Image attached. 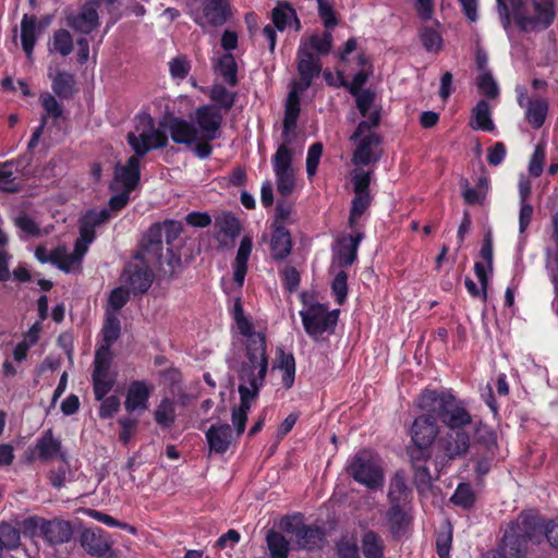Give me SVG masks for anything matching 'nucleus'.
Returning <instances> with one entry per match:
<instances>
[{
	"label": "nucleus",
	"instance_id": "f257e3e1",
	"mask_svg": "<svg viewBox=\"0 0 558 558\" xmlns=\"http://www.w3.org/2000/svg\"><path fill=\"white\" fill-rule=\"evenodd\" d=\"M439 416V422L448 429L439 434L433 454L435 468L441 470L450 462L463 458L470 449V435L464 427L472 423V415L465 402L459 398L440 400L432 409Z\"/></svg>",
	"mask_w": 558,
	"mask_h": 558
},
{
	"label": "nucleus",
	"instance_id": "f03ea898",
	"mask_svg": "<svg viewBox=\"0 0 558 558\" xmlns=\"http://www.w3.org/2000/svg\"><path fill=\"white\" fill-rule=\"evenodd\" d=\"M497 12L504 29L508 33L513 22L521 33L545 31L557 16L556 0H532L533 14H529L525 0H496Z\"/></svg>",
	"mask_w": 558,
	"mask_h": 558
},
{
	"label": "nucleus",
	"instance_id": "7ed1b4c3",
	"mask_svg": "<svg viewBox=\"0 0 558 558\" xmlns=\"http://www.w3.org/2000/svg\"><path fill=\"white\" fill-rule=\"evenodd\" d=\"M452 400L457 397L446 389L432 390L425 389L418 398V408L424 412L416 416L410 427L411 442L407 447V452H414L415 457L425 452L433 453L437 438L439 437V416L432 409L440 400Z\"/></svg>",
	"mask_w": 558,
	"mask_h": 558
},
{
	"label": "nucleus",
	"instance_id": "20e7f679",
	"mask_svg": "<svg viewBox=\"0 0 558 558\" xmlns=\"http://www.w3.org/2000/svg\"><path fill=\"white\" fill-rule=\"evenodd\" d=\"M255 339L245 343L244 360L241 362L238 376L240 385H245L250 392L259 395L268 371V355L266 337Z\"/></svg>",
	"mask_w": 558,
	"mask_h": 558
},
{
	"label": "nucleus",
	"instance_id": "39448f33",
	"mask_svg": "<svg viewBox=\"0 0 558 558\" xmlns=\"http://www.w3.org/2000/svg\"><path fill=\"white\" fill-rule=\"evenodd\" d=\"M279 529L291 535L298 548L302 550L322 549L326 542L325 530L316 524H306L301 512L283 515Z\"/></svg>",
	"mask_w": 558,
	"mask_h": 558
},
{
	"label": "nucleus",
	"instance_id": "423d86ee",
	"mask_svg": "<svg viewBox=\"0 0 558 558\" xmlns=\"http://www.w3.org/2000/svg\"><path fill=\"white\" fill-rule=\"evenodd\" d=\"M339 315V310L328 311L327 305L323 303H313L308 308L300 311L305 332L316 341L325 332H335Z\"/></svg>",
	"mask_w": 558,
	"mask_h": 558
},
{
	"label": "nucleus",
	"instance_id": "0eeeda50",
	"mask_svg": "<svg viewBox=\"0 0 558 558\" xmlns=\"http://www.w3.org/2000/svg\"><path fill=\"white\" fill-rule=\"evenodd\" d=\"M111 363V349H108V345H100L95 352L92 373L93 391L96 400H102L114 387L116 378L110 375Z\"/></svg>",
	"mask_w": 558,
	"mask_h": 558
},
{
	"label": "nucleus",
	"instance_id": "6e6552de",
	"mask_svg": "<svg viewBox=\"0 0 558 558\" xmlns=\"http://www.w3.org/2000/svg\"><path fill=\"white\" fill-rule=\"evenodd\" d=\"M352 478L369 489H378L384 484V473L372 459L368 451H359L352 459L349 468Z\"/></svg>",
	"mask_w": 558,
	"mask_h": 558
},
{
	"label": "nucleus",
	"instance_id": "1a4fd4ad",
	"mask_svg": "<svg viewBox=\"0 0 558 558\" xmlns=\"http://www.w3.org/2000/svg\"><path fill=\"white\" fill-rule=\"evenodd\" d=\"M82 548L93 557L116 558L110 534L99 526L84 529L80 534Z\"/></svg>",
	"mask_w": 558,
	"mask_h": 558
},
{
	"label": "nucleus",
	"instance_id": "9d476101",
	"mask_svg": "<svg viewBox=\"0 0 558 558\" xmlns=\"http://www.w3.org/2000/svg\"><path fill=\"white\" fill-rule=\"evenodd\" d=\"M162 225L160 222L153 223L146 231L141 250L136 253L135 258L144 263H151V265L162 266Z\"/></svg>",
	"mask_w": 558,
	"mask_h": 558
},
{
	"label": "nucleus",
	"instance_id": "9b49d317",
	"mask_svg": "<svg viewBox=\"0 0 558 558\" xmlns=\"http://www.w3.org/2000/svg\"><path fill=\"white\" fill-rule=\"evenodd\" d=\"M142 263L143 265H126L121 276L124 286L134 295L145 294L151 287V283L155 279V274L149 267L150 263Z\"/></svg>",
	"mask_w": 558,
	"mask_h": 558
},
{
	"label": "nucleus",
	"instance_id": "f8f14e48",
	"mask_svg": "<svg viewBox=\"0 0 558 558\" xmlns=\"http://www.w3.org/2000/svg\"><path fill=\"white\" fill-rule=\"evenodd\" d=\"M296 72L299 81L292 83V88L305 92L323 72V62L319 58L296 50Z\"/></svg>",
	"mask_w": 558,
	"mask_h": 558
},
{
	"label": "nucleus",
	"instance_id": "ddd939ff",
	"mask_svg": "<svg viewBox=\"0 0 558 558\" xmlns=\"http://www.w3.org/2000/svg\"><path fill=\"white\" fill-rule=\"evenodd\" d=\"M222 120V113L216 106L203 105L195 110V122L205 140L220 137Z\"/></svg>",
	"mask_w": 558,
	"mask_h": 558
},
{
	"label": "nucleus",
	"instance_id": "4468645a",
	"mask_svg": "<svg viewBox=\"0 0 558 558\" xmlns=\"http://www.w3.org/2000/svg\"><path fill=\"white\" fill-rule=\"evenodd\" d=\"M232 15L230 0H205L203 15L193 16V21L204 26L206 24L219 27L225 25Z\"/></svg>",
	"mask_w": 558,
	"mask_h": 558
},
{
	"label": "nucleus",
	"instance_id": "2eb2a0df",
	"mask_svg": "<svg viewBox=\"0 0 558 558\" xmlns=\"http://www.w3.org/2000/svg\"><path fill=\"white\" fill-rule=\"evenodd\" d=\"M160 126L169 131L171 140L175 144L192 145L196 142L199 131L195 124L179 117H170L161 121Z\"/></svg>",
	"mask_w": 558,
	"mask_h": 558
},
{
	"label": "nucleus",
	"instance_id": "dca6fc26",
	"mask_svg": "<svg viewBox=\"0 0 558 558\" xmlns=\"http://www.w3.org/2000/svg\"><path fill=\"white\" fill-rule=\"evenodd\" d=\"M66 24L76 32L85 35L90 34L99 25L97 2L88 1L84 3L77 14L66 16Z\"/></svg>",
	"mask_w": 558,
	"mask_h": 558
},
{
	"label": "nucleus",
	"instance_id": "f3484780",
	"mask_svg": "<svg viewBox=\"0 0 558 558\" xmlns=\"http://www.w3.org/2000/svg\"><path fill=\"white\" fill-rule=\"evenodd\" d=\"M333 47L332 32L325 29L323 33H313L310 36H303L300 40L298 50L313 57H327Z\"/></svg>",
	"mask_w": 558,
	"mask_h": 558
},
{
	"label": "nucleus",
	"instance_id": "a211bd4d",
	"mask_svg": "<svg viewBox=\"0 0 558 558\" xmlns=\"http://www.w3.org/2000/svg\"><path fill=\"white\" fill-rule=\"evenodd\" d=\"M73 525L70 521L54 518L43 522L41 537L50 546L69 543L73 537Z\"/></svg>",
	"mask_w": 558,
	"mask_h": 558
},
{
	"label": "nucleus",
	"instance_id": "6ab92c4d",
	"mask_svg": "<svg viewBox=\"0 0 558 558\" xmlns=\"http://www.w3.org/2000/svg\"><path fill=\"white\" fill-rule=\"evenodd\" d=\"M360 142L353 153L352 162L355 166H368L380 159V154L375 150L381 144L380 135L369 133L359 138Z\"/></svg>",
	"mask_w": 558,
	"mask_h": 558
},
{
	"label": "nucleus",
	"instance_id": "aec40b11",
	"mask_svg": "<svg viewBox=\"0 0 558 558\" xmlns=\"http://www.w3.org/2000/svg\"><path fill=\"white\" fill-rule=\"evenodd\" d=\"M113 177L123 189H126V192H133L141 181V161L137 157H129L124 165L118 162L114 166Z\"/></svg>",
	"mask_w": 558,
	"mask_h": 558
},
{
	"label": "nucleus",
	"instance_id": "412c9836",
	"mask_svg": "<svg viewBox=\"0 0 558 558\" xmlns=\"http://www.w3.org/2000/svg\"><path fill=\"white\" fill-rule=\"evenodd\" d=\"M270 229V256L276 262L286 260L291 255L293 248L291 232L286 227H276Z\"/></svg>",
	"mask_w": 558,
	"mask_h": 558
},
{
	"label": "nucleus",
	"instance_id": "4be33fe9",
	"mask_svg": "<svg viewBox=\"0 0 558 558\" xmlns=\"http://www.w3.org/2000/svg\"><path fill=\"white\" fill-rule=\"evenodd\" d=\"M529 541L520 532L519 523H511L504 533L500 542V548L505 555L511 558H519L526 551Z\"/></svg>",
	"mask_w": 558,
	"mask_h": 558
},
{
	"label": "nucleus",
	"instance_id": "5701e85b",
	"mask_svg": "<svg viewBox=\"0 0 558 558\" xmlns=\"http://www.w3.org/2000/svg\"><path fill=\"white\" fill-rule=\"evenodd\" d=\"M150 395L151 388L145 380L131 381L124 401L125 411L132 413L136 410H146Z\"/></svg>",
	"mask_w": 558,
	"mask_h": 558
},
{
	"label": "nucleus",
	"instance_id": "b1692460",
	"mask_svg": "<svg viewBox=\"0 0 558 558\" xmlns=\"http://www.w3.org/2000/svg\"><path fill=\"white\" fill-rule=\"evenodd\" d=\"M303 92L291 88L288 94L284 113L282 120V137L288 138L290 134L296 129L298 119L301 112V98L300 95Z\"/></svg>",
	"mask_w": 558,
	"mask_h": 558
},
{
	"label": "nucleus",
	"instance_id": "393cba45",
	"mask_svg": "<svg viewBox=\"0 0 558 558\" xmlns=\"http://www.w3.org/2000/svg\"><path fill=\"white\" fill-rule=\"evenodd\" d=\"M389 506L408 507L412 501V489L408 486L403 471L392 476L387 495Z\"/></svg>",
	"mask_w": 558,
	"mask_h": 558
},
{
	"label": "nucleus",
	"instance_id": "a878e982",
	"mask_svg": "<svg viewBox=\"0 0 558 558\" xmlns=\"http://www.w3.org/2000/svg\"><path fill=\"white\" fill-rule=\"evenodd\" d=\"M60 450L61 441L56 439L53 437L52 429L48 428L37 439L35 449L31 450L29 454L27 456V460L33 461L35 459V452H37V459L46 462L57 456Z\"/></svg>",
	"mask_w": 558,
	"mask_h": 558
},
{
	"label": "nucleus",
	"instance_id": "bb28decb",
	"mask_svg": "<svg viewBox=\"0 0 558 558\" xmlns=\"http://www.w3.org/2000/svg\"><path fill=\"white\" fill-rule=\"evenodd\" d=\"M215 229L217 230L216 239L220 246H227L228 242L220 236L222 235L233 242L240 235L242 226L233 214L223 213L215 219Z\"/></svg>",
	"mask_w": 558,
	"mask_h": 558
},
{
	"label": "nucleus",
	"instance_id": "cd10ccee",
	"mask_svg": "<svg viewBox=\"0 0 558 558\" xmlns=\"http://www.w3.org/2000/svg\"><path fill=\"white\" fill-rule=\"evenodd\" d=\"M407 454L413 470V481L417 490L429 487L433 477L426 463L434 457V454L430 452H425L424 454H418L420 457H417V459L414 457V452H407Z\"/></svg>",
	"mask_w": 558,
	"mask_h": 558
},
{
	"label": "nucleus",
	"instance_id": "c85d7f7f",
	"mask_svg": "<svg viewBox=\"0 0 558 558\" xmlns=\"http://www.w3.org/2000/svg\"><path fill=\"white\" fill-rule=\"evenodd\" d=\"M238 390L240 393V407L232 410L231 418L236 434L241 435L245 430L247 413L251 409L252 401L258 397V393H254V391L250 392L245 385H239Z\"/></svg>",
	"mask_w": 558,
	"mask_h": 558
},
{
	"label": "nucleus",
	"instance_id": "c756f323",
	"mask_svg": "<svg viewBox=\"0 0 558 558\" xmlns=\"http://www.w3.org/2000/svg\"><path fill=\"white\" fill-rule=\"evenodd\" d=\"M232 428L229 424L211 425L206 432V439L211 451L225 453L232 441Z\"/></svg>",
	"mask_w": 558,
	"mask_h": 558
},
{
	"label": "nucleus",
	"instance_id": "7c9ffc66",
	"mask_svg": "<svg viewBox=\"0 0 558 558\" xmlns=\"http://www.w3.org/2000/svg\"><path fill=\"white\" fill-rule=\"evenodd\" d=\"M40 32L37 28V16L24 14L21 21V44L22 49L28 59L33 58V52Z\"/></svg>",
	"mask_w": 558,
	"mask_h": 558
},
{
	"label": "nucleus",
	"instance_id": "2f4dec72",
	"mask_svg": "<svg viewBox=\"0 0 558 558\" xmlns=\"http://www.w3.org/2000/svg\"><path fill=\"white\" fill-rule=\"evenodd\" d=\"M363 238V232H356L340 241V247L336 254L337 263L340 267H349L356 260L359 245Z\"/></svg>",
	"mask_w": 558,
	"mask_h": 558
},
{
	"label": "nucleus",
	"instance_id": "473e14b6",
	"mask_svg": "<svg viewBox=\"0 0 558 558\" xmlns=\"http://www.w3.org/2000/svg\"><path fill=\"white\" fill-rule=\"evenodd\" d=\"M268 558H289L292 550L290 541L279 531L270 529L265 537Z\"/></svg>",
	"mask_w": 558,
	"mask_h": 558
},
{
	"label": "nucleus",
	"instance_id": "72a5a7b5",
	"mask_svg": "<svg viewBox=\"0 0 558 558\" xmlns=\"http://www.w3.org/2000/svg\"><path fill=\"white\" fill-rule=\"evenodd\" d=\"M51 78V88L56 96L61 99H71L75 92V78L74 75L65 71H56L54 74L49 73Z\"/></svg>",
	"mask_w": 558,
	"mask_h": 558
},
{
	"label": "nucleus",
	"instance_id": "f704fd0d",
	"mask_svg": "<svg viewBox=\"0 0 558 558\" xmlns=\"http://www.w3.org/2000/svg\"><path fill=\"white\" fill-rule=\"evenodd\" d=\"M385 542L373 530H367L361 537V550L364 558H385Z\"/></svg>",
	"mask_w": 558,
	"mask_h": 558
},
{
	"label": "nucleus",
	"instance_id": "c9c22d12",
	"mask_svg": "<svg viewBox=\"0 0 558 558\" xmlns=\"http://www.w3.org/2000/svg\"><path fill=\"white\" fill-rule=\"evenodd\" d=\"M474 439L477 451L483 450V453L496 454L498 450L497 434L493 428L481 422L475 428Z\"/></svg>",
	"mask_w": 558,
	"mask_h": 558
},
{
	"label": "nucleus",
	"instance_id": "e433bc0d",
	"mask_svg": "<svg viewBox=\"0 0 558 558\" xmlns=\"http://www.w3.org/2000/svg\"><path fill=\"white\" fill-rule=\"evenodd\" d=\"M520 532L529 542L541 543L545 537L546 521L534 515H525L519 523Z\"/></svg>",
	"mask_w": 558,
	"mask_h": 558
},
{
	"label": "nucleus",
	"instance_id": "4c0bfd02",
	"mask_svg": "<svg viewBox=\"0 0 558 558\" xmlns=\"http://www.w3.org/2000/svg\"><path fill=\"white\" fill-rule=\"evenodd\" d=\"M215 70L228 85H238V63L231 52H226L219 58Z\"/></svg>",
	"mask_w": 558,
	"mask_h": 558
},
{
	"label": "nucleus",
	"instance_id": "58836bf2",
	"mask_svg": "<svg viewBox=\"0 0 558 558\" xmlns=\"http://www.w3.org/2000/svg\"><path fill=\"white\" fill-rule=\"evenodd\" d=\"M175 417L174 401L168 397L162 398L154 412L156 424L162 429H168L174 424Z\"/></svg>",
	"mask_w": 558,
	"mask_h": 558
},
{
	"label": "nucleus",
	"instance_id": "ea45409f",
	"mask_svg": "<svg viewBox=\"0 0 558 558\" xmlns=\"http://www.w3.org/2000/svg\"><path fill=\"white\" fill-rule=\"evenodd\" d=\"M548 113V102L545 99L529 100L525 119L534 130L541 129Z\"/></svg>",
	"mask_w": 558,
	"mask_h": 558
},
{
	"label": "nucleus",
	"instance_id": "a19ab883",
	"mask_svg": "<svg viewBox=\"0 0 558 558\" xmlns=\"http://www.w3.org/2000/svg\"><path fill=\"white\" fill-rule=\"evenodd\" d=\"M386 519L392 536L399 537L404 532L408 524L407 507H400L398 505L389 506L386 512Z\"/></svg>",
	"mask_w": 558,
	"mask_h": 558
},
{
	"label": "nucleus",
	"instance_id": "79ce46f5",
	"mask_svg": "<svg viewBox=\"0 0 558 558\" xmlns=\"http://www.w3.org/2000/svg\"><path fill=\"white\" fill-rule=\"evenodd\" d=\"M373 202L372 194H354L351 201V207L349 213L348 226L354 230L357 225V220L365 214Z\"/></svg>",
	"mask_w": 558,
	"mask_h": 558
},
{
	"label": "nucleus",
	"instance_id": "37998d69",
	"mask_svg": "<svg viewBox=\"0 0 558 558\" xmlns=\"http://www.w3.org/2000/svg\"><path fill=\"white\" fill-rule=\"evenodd\" d=\"M449 500L463 510H471L476 502V495L470 483H460Z\"/></svg>",
	"mask_w": 558,
	"mask_h": 558
},
{
	"label": "nucleus",
	"instance_id": "c03bdc74",
	"mask_svg": "<svg viewBox=\"0 0 558 558\" xmlns=\"http://www.w3.org/2000/svg\"><path fill=\"white\" fill-rule=\"evenodd\" d=\"M101 335L104 341L101 345H108V349H111L112 344L121 335V322L117 314L106 311V319L101 329Z\"/></svg>",
	"mask_w": 558,
	"mask_h": 558
},
{
	"label": "nucleus",
	"instance_id": "a18cd8bd",
	"mask_svg": "<svg viewBox=\"0 0 558 558\" xmlns=\"http://www.w3.org/2000/svg\"><path fill=\"white\" fill-rule=\"evenodd\" d=\"M291 143V140L284 138V143L279 145L276 153L274 154L271 158L272 167L275 173L277 172H284V171H292V159H293V151L291 148H289L288 144Z\"/></svg>",
	"mask_w": 558,
	"mask_h": 558
},
{
	"label": "nucleus",
	"instance_id": "49530a36",
	"mask_svg": "<svg viewBox=\"0 0 558 558\" xmlns=\"http://www.w3.org/2000/svg\"><path fill=\"white\" fill-rule=\"evenodd\" d=\"M14 169H16V161L13 159L0 162V191L7 193L20 191V184L14 177Z\"/></svg>",
	"mask_w": 558,
	"mask_h": 558
},
{
	"label": "nucleus",
	"instance_id": "de8ad7c7",
	"mask_svg": "<svg viewBox=\"0 0 558 558\" xmlns=\"http://www.w3.org/2000/svg\"><path fill=\"white\" fill-rule=\"evenodd\" d=\"M209 98L220 111L228 112L234 106L236 94L221 84H215L210 89Z\"/></svg>",
	"mask_w": 558,
	"mask_h": 558
},
{
	"label": "nucleus",
	"instance_id": "09e8293b",
	"mask_svg": "<svg viewBox=\"0 0 558 558\" xmlns=\"http://www.w3.org/2000/svg\"><path fill=\"white\" fill-rule=\"evenodd\" d=\"M473 118L474 124H471V126L474 130L490 132L495 129V124L490 117V107L486 100L477 101L473 109Z\"/></svg>",
	"mask_w": 558,
	"mask_h": 558
},
{
	"label": "nucleus",
	"instance_id": "8fccbe9b",
	"mask_svg": "<svg viewBox=\"0 0 558 558\" xmlns=\"http://www.w3.org/2000/svg\"><path fill=\"white\" fill-rule=\"evenodd\" d=\"M294 8L287 1H280L271 10L272 25L279 31L284 32L294 16Z\"/></svg>",
	"mask_w": 558,
	"mask_h": 558
},
{
	"label": "nucleus",
	"instance_id": "3c124183",
	"mask_svg": "<svg viewBox=\"0 0 558 558\" xmlns=\"http://www.w3.org/2000/svg\"><path fill=\"white\" fill-rule=\"evenodd\" d=\"M418 36H420L421 43L426 51L438 52L439 50H441L442 43H444L442 37L433 27L423 26L420 29Z\"/></svg>",
	"mask_w": 558,
	"mask_h": 558
},
{
	"label": "nucleus",
	"instance_id": "603ef678",
	"mask_svg": "<svg viewBox=\"0 0 558 558\" xmlns=\"http://www.w3.org/2000/svg\"><path fill=\"white\" fill-rule=\"evenodd\" d=\"M435 544L439 558H450L452 545V526L450 524H447L437 532Z\"/></svg>",
	"mask_w": 558,
	"mask_h": 558
},
{
	"label": "nucleus",
	"instance_id": "864d4df0",
	"mask_svg": "<svg viewBox=\"0 0 558 558\" xmlns=\"http://www.w3.org/2000/svg\"><path fill=\"white\" fill-rule=\"evenodd\" d=\"M317 11L325 29L332 32L339 24L333 5L328 0H317Z\"/></svg>",
	"mask_w": 558,
	"mask_h": 558
},
{
	"label": "nucleus",
	"instance_id": "5fc2aeb1",
	"mask_svg": "<svg viewBox=\"0 0 558 558\" xmlns=\"http://www.w3.org/2000/svg\"><path fill=\"white\" fill-rule=\"evenodd\" d=\"M126 142L134 151L132 157H137L140 161L150 150L147 131L142 132L140 135L133 132L128 133Z\"/></svg>",
	"mask_w": 558,
	"mask_h": 558
},
{
	"label": "nucleus",
	"instance_id": "6e6d98bb",
	"mask_svg": "<svg viewBox=\"0 0 558 558\" xmlns=\"http://www.w3.org/2000/svg\"><path fill=\"white\" fill-rule=\"evenodd\" d=\"M0 541L5 549H15L20 546L21 534L20 530L10 523H0Z\"/></svg>",
	"mask_w": 558,
	"mask_h": 558
},
{
	"label": "nucleus",
	"instance_id": "4d7b16f0",
	"mask_svg": "<svg viewBox=\"0 0 558 558\" xmlns=\"http://www.w3.org/2000/svg\"><path fill=\"white\" fill-rule=\"evenodd\" d=\"M52 48L63 57L69 56L73 50V38L70 32L63 28L56 31L52 36Z\"/></svg>",
	"mask_w": 558,
	"mask_h": 558
},
{
	"label": "nucleus",
	"instance_id": "13d9d810",
	"mask_svg": "<svg viewBox=\"0 0 558 558\" xmlns=\"http://www.w3.org/2000/svg\"><path fill=\"white\" fill-rule=\"evenodd\" d=\"M348 272L340 270L331 282V293L338 305H343L348 296Z\"/></svg>",
	"mask_w": 558,
	"mask_h": 558
},
{
	"label": "nucleus",
	"instance_id": "bf43d9fd",
	"mask_svg": "<svg viewBox=\"0 0 558 558\" xmlns=\"http://www.w3.org/2000/svg\"><path fill=\"white\" fill-rule=\"evenodd\" d=\"M50 263L56 265L60 270L70 272L71 269L77 265L72 253L68 254L64 247H56L50 252Z\"/></svg>",
	"mask_w": 558,
	"mask_h": 558
},
{
	"label": "nucleus",
	"instance_id": "052dcab7",
	"mask_svg": "<svg viewBox=\"0 0 558 558\" xmlns=\"http://www.w3.org/2000/svg\"><path fill=\"white\" fill-rule=\"evenodd\" d=\"M132 292L125 287L121 286L111 290L108 298V308L110 313L119 312L130 300Z\"/></svg>",
	"mask_w": 558,
	"mask_h": 558
},
{
	"label": "nucleus",
	"instance_id": "680f3d73",
	"mask_svg": "<svg viewBox=\"0 0 558 558\" xmlns=\"http://www.w3.org/2000/svg\"><path fill=\"white\" fill-rule=\"evenodd\" d=\"M41 107L44 108L46 116L51 118L53 121L63 117V107L56 97L49 93H44L39 97Z\"/></svg>",
	"mask_w": 558,
	"mask_h": 558
},
{
	"label": "nucleus",
	"instance_id": "e2e57ef3",
	"mask_svg": "<svg viewBox=\"0 0 558 558\" xmlns=\"http://www.w3.org/2000/svg\"><path fill=\"white\" fill-rule=\"evenodd\" d=\"M352 185L354 194H371L369 186L372 172L362 169H355L352 172Z\"/></svg>",
	"mask_w": 558,
	"mask_h": 558
},
{
	"label": "nucleus",
	"instance_id": "0e129e2a",
	"mask_svg": "<svg viewBox=\"0 0 558 558\" xmlns=\"http://www.w3.org/2000/svg\"><path fill=\"white\" fill-rule=\"evenodd\" d=\"M324 146L320 142H316L308 147L306 156V173L308 179L313 178L318 169L323 155Z\"/></svg>",
	"mask_w": 558,
	"mask_h": 558
},
{
	"label": "nucleus",
	"instance_id": "69168bd1",
	"mask_svg": "<svg viewBox=\"0 0 558 558\" xmlns=\"http://www.w3.org/2000/svg\"><path fill=\"white\" fill-rule=\"evenodd\" d=\"M162 266H159L165 276L169 279H173L178 276L177 269L181 267L182 260L181 256L173 252L172 248L167 250V255L161 258Z\"/></svg>",
	"mask_w": 558,
	"mask_h": 558
},
{
	"label": "nucleus",
	"instance_id": "338daca9",
	"mask_svg": "<svg viewBox=\"0 0 558 558\" xmlns=\"http://www.w3.org/2000/svg\"><path fill=\"white\" fill-rule=\"evenodd\" d=\"M477 88L481 94L490 99L496 98L499 94L498 85L490 72H483L477 77Z\"/></svg>",
	"mask_w": 558,
	"mask_h": 558
},
{
	"label": "nucleus",
	"instance_id": "774afa93",
	"mask_svg": "<svg viewBox=\"0 0 558 558\" xmlns=\"http://www.w3.org/2000/svg\"><path fill=\"white\" fill-rule=\"evenodd\" d=\"M335 548L338 558H361L360 547L354 539L341 538Z\"/></svg>",
	"mask_w": 558,
	"mask_h": 558
}]
</instances>
